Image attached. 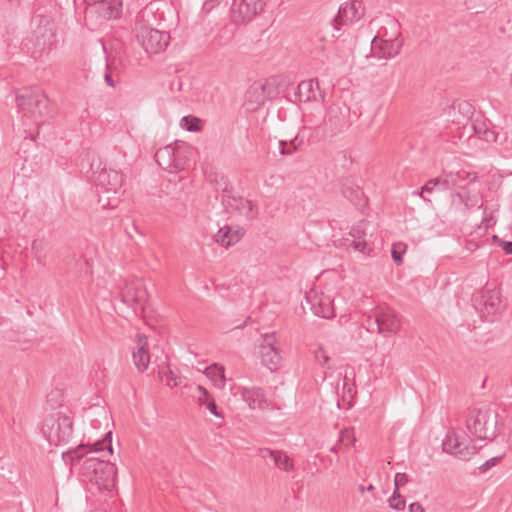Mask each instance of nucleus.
<instances>
[{"instance_id": "nucleus-1", "label": "nucleus", "mask_w": 512, "mask_h": 512, "mask_svg": "<svg viewBox=\"0 0 512 512\" xmlns=\"http://www.w3.org/2000/svg\"><path fill=\"white\" fill-rule=\"evenodd\" d=\"M109 439L104 438L89 445L91 453L101 452L102 457H89L84 460L81 474L100 490H111L115 486L117 468L114 463L104 459L113 452L111 444V432L107 433Z\"/></svg>"}, {"instance_id": "nucleus-2", "label": "nucleus", "mask_w": 512, "mask_h": 512, "mask_svg": "<svg viewBox=\"0 0 512 512\" xmlns=\"http://www.w3.org/2000/svg\"><path fill=\"white\" fill-rule=\"evenodd\" d=\"M47 97L38 87L26 88L16 95L18 113L29 123L39 124L47 111Z\"/></svg>"}, {"instance_id": "nucleus-3", "label": "nucleus", "mask_w": 512, "mask_h": 512, "mask_svg": "<svg viewBox=\"0 0 512 512\" xmlns=\"http://www.w3.org/2000/svg\"><path fill=\"white\" fill-rule=\"evenodd\" d=\"M41 432L52 445L67 444L73 437L72 418L60 411L50 413L43 420Z\"/></svg>"}, {"instance_id": "nucleus-4", "label": "nucleus", "mask_w": 512, "mask_h": 512, "mask_svg": "<svg viewBox=\"0 0 512 512\" xmlns=\"http://www.w3.org/2000/svg\"><path fill=\"white\" fill-rule=\"evenodd\" d=\"M368 332H377L384 336L396 334L400 330L401 320L395 310L388 306H377L363 321Z\"/></svg>"}, {"instance_id": "nucleus-5", "label": "nucleus", "mask_w": 512, "mask_h": 512, "mask_svg": "<svg viewBox=\"0 0 512 512\" xmlns=\"http://www.w3.org/2000/svg\"><path fill=\"white\" fill-rule=\"evenodd\" d=\"M497 417L492 409H474L469 413L466 427L478 439H491L496 435Z\"/></svg>"}, {"instance_id": "nucleus-6", "label": "nucleus", "mask_w": 512, "mask_h": 512, "mask_svg": "<svg viewBox=\"0 0 512 512\" xmlns=\"http://www.w3.org/2000/svg\"><path fill=\"white\" fill-rule=\"evenodd\" d=\"M157 164L171 173L185 169L188 161L187 147L184 144H170L156 151L154 155Z\"/></svg>"}, {"instance_id": "nucleus-7", "label": "nucleus", "mask_w": 512, "mask_h": 512, "mask_svg": "<svg viewBox=\"0 0 512 512\" xmlns=\"http://www.w3.org/2000/svg\"><path fill=\"white\" fill-rule=\"evenodd\" d=\"M120 298L125 305L138 313L139 310H143L148 299V293L144 283L135 279L125 283L124 287L121 288Z\"/></svg>"}, {"instance_id": "nucleus-8", "label": "nucleus", "mask_w": 512, "mask_h": 512, "mask_svg": "<svg viewBox=\"0 0 512 512\" xmlns=\"http://www.w3.org/2000/svg\"><path fill=\"white\" fill-rule=\"evenodd\" d=\"M264 0H240L234 1L231 7V20L236 25H244L251 22L256 15L263 11Z\"/></svg>"}, {"instance_id": "nucleus-9", "label": "nucleus", "mask_w": 512, "mask_h": 512, "mask_svg": "<svg viewBox=\"0 0 512 512\" xmlns=\"http://www.w3.org/2000/svg\"><path fill=\"white\" fill-rule=\"evenodd\" d=\"M259 353L262 364L269 370L275 371L279 368L282 356L277 347L275 333H267L262 336V341L259 345Z\"/></svg>"}, {"instance_id": "nucleus-10", "label": "nucleus", "mask_w": 512, "mask_h": 512, "mask_svg": "<svg viewBox=\"0 0 512 512\" xmlns=\"http://www.w3.org/2000/svg\"><path fill=\"white\" fill-rule=\"evenodd\" d=\"M475 307L482 317L495 315L504 308L501 292L497 288L485 289L475 298Z\"/></svg>"}, {"instance_id": "nucleus-11", "label": "nucleus", "mask_w": 512, "mask_h": 512, "mask_svg": "<svg viewBox=\"0 0 512 512\" xmlns=\"http://www.w3.org/2000/svg\"><path fill=\"white\" fill-rule=\"evenodd\" d=\"M364 11L362 0L347 1L340 6L332 24L336 30H339L340 26L360 20L364 16Z\"/></svg>"}, {"instance_id": "nucleus-12", "label": "nucleus", "mask_w": 512, "mask_h": 512, "mask_svg": "<svg viewBox=\"0 0 512 512\" xmlns=\"http://www.w3.org/2000/svg\"><path fill=\"white\" fill-rule=\"evenodd\" d=\"M122 10V0H92L86 7L85 17L98 15L103 20L116 19Z\"/></svg>"}, {"instance_id": "nucleus-13", "label": "nucleus", "mask_w": 512, "mask_h": 512, "mask_svg": "<svg viewBox=\"0 0 512 512\" xmlns=\"http://www.w3.org/2000/svg\"><path fill=\"white\" fill-rule=\"evenodd\" d=\"M476 180V174L468 171L460 170L455 173L445 174L443 178L430 179L423 186V192H431L430 185L441 186L443 189H452L454 187L464 189L461 184L463 181L473 182Z\"/></svg>"}, {"instance_id": "nucleus-14", "label": "nucleus", "mask_w": 512, "mask_h": 512, "mask_svg": "<svg viewBox=\"0 0 512 512\" xmlns=\"http://www.w3.org/2000/svg\"><path fill=\"white\" fill-rule=\"evenodd\" d=\"M443 451L454 455L461 460H467L476 453L475 446H469L467 439L460 437L455 432H448L442 442Z\"/></svg>"}, {"instance_id": "nucleus-15", "label": "nucleus", "mask_w": 512, "mask_h": 512, "mask_svg": "<svg viewBox=\"0 0 512 512\" xmlns=\"http://www.w3.org/2000/svg\"><path fill=\"white\" fill-rule=\"evenodd\" d=\"M140 37L143 48L151 54L164 51L170 41L169 33L152 28L142 29Z\"/></svg>"}, {"instance_id": "nucleus-16", "label": "nucleus", "mask_w": 512, "mask_h": 512, "mask_svg": "<svg viewBox=\"0 0 512 512\" xmlns=\"http://www.w3.org/2000/svg\"><path fill=\"white\" fill-rule=\"evenodd\" d=\"M402 46L403 41L398 37L384 40L375 36L371 43V52L378 59H392L400 53Z\"/></svg>"}, {"instance_id": "nucleus-17", "label": "nucleus", "mask_w": 512, "mask_h": 512, "mask_svg": "<svg viewBox=\"0 0 512 512\" xmlns=\"http://www.w3.org/2000/svg\"><path fill=\"white\" fill-rule=\"evenodd\" d=\"M306 303L310 306L312 313L318 317L330 318L334 316V308L329 296L318 293L314 290L306 295Z\"/></svg>"}, {"instance_id": "nucleus-18", "label": "nucleus", "mask_w": 512, "mask_h": 512, "mask_svg": "<svg viewBox=\"0 0 512 512\" xmlns=\"http://www.w3.org/2000/svg\"><path fill=\"white\" fill-rule=\"evenodd\" d=\"M96 189L103 192H119L123 184V175L120 171L103 168L95 178Z\"/></svg>"}, {"instance_id": "nucleus-19", "label": "nucleus", "mask_w": 512, "mask_h": 512, "mask_svg": "<svg viewBox=\"0 0 512 512\" xmlns=\"http://www.w3.org/2000/svg\"><path fill=\"white\" fill-rule=\"evenodd\" d=\"M224 202L228 209L238 212L247 220H253L258 215L257 206L241 196H229Z\"/></svg>"}, {"instance_id": "nucleus-20", "label": "nucleus", "mask_w": 512, "mask_h": 512, "mask_svg": "<svg viewBox=\"0 0 512 512\" xmlns=\"http://www.w3.org/2000/svg\"><path fill=\"white\" fill-rule=\"evenodd\" d=\"M238 393H240L243 401L248 404L250 409H264L269 405L263 389L259 387H239L234 394Z\"/></svg>"}, {"instance_id": "nucleus-21", "label": "nucleus", "mask_w": 512, "mask_h": 512, "mask_svg": "<svg viewBox=\"0 0 512 512\" xmlns=\"http://www.w3.org/2000/svg\"><path fill=\"white\" fill-rule=\"evenodd\" d=\"M259 455L264 459H271L274 465L283 471L290 472L294 469V461L286 452L282 450H272L270 448H260Z\"/></svg>"}, {"instance_id": "nucleus-22", "label": "nucleus", "mask_w": 512, "mask_h": 512, "mask_svg": "<svg viewBox=\"0 0 512 512\" xmlns=\"http://www.w3.org/2000/svg\"><path fill=\"white\" fill-rule=\"evenodd\" d=\"M133 361L138 371L143 372L150 363V354L148 350L147 337L144 334H138L136 346L133 351Z\"/></svg>"}, {"instance_id": "nucleus-23", "label": "nucleus", "mask_w": 512, "mask_h": 512, "mask_svg": "<svg viewBox=\"0 0 512 512\" xmlns=\"http://www.w3.org/2000/svg\"><path fill=\"white\" fill-rule=\"evenodd\" d=\"M244 233L245 231L242 228L234 229L231 226L225 225L213 235V240L222 247L228 248L238 243L244 236Z\"/></svg>"}, {"instance_id": "nucleus-24", "label": "nucleus", "mask_w": 512, "mask_h": 512, "mask_svg": "<svg viewBox=\"0 0 512 512\" xmlns=\"http://www.w3.org/2000/svg\"><path fill=\"white\" fill-rule=\"evenodd\" d=\"M318 82L313 79L298 84L296 97L300 102H309L316 99Z\"/></svg>"}, {"instance_id": "nucleus-25", "label": "nucleus", "mask_w": 512, "mask_h": 512, "mask_svg": "<svg viewBox=\"0 0 512 512\" xmlns=\"http://www.w3.org/2000/svg\"><path fill=\"white\" fill-rule=\"evenodd\" d=\"M452 204L456 207L464 205L466 210L482 207V204H479L477 195H470L465 189L452 194Z\"/></svg>"}, {"instance_id": "nucleus-26", "label": "nucleus", "mask_w": 512, "mask_h": 512, "mask_svg": "<svg viewBox=\"0 0 512 512\" xmlns=\"http://www.w3.org/2000/svg\"><path fill=\"white\" fill-rule=\"evenodd\" d=\"M48 243L44 238L35 239L32 242L31 250L34 259L39 265L45 266L46 265V250H47Z\"/></svg>"}, {"instance_id": "nucleus-27", "label": "nucleus", "mask_w": 512, "mask_h": 512, "mask_svg": "<svg viewBox=\"0 0 512 512\" xmlns=\"http://www.w3.org/2000/svg\"><path fill=\"white\" fill-rule=\"evenodd\" d=\"M98 194V203L101 206L102 209H114L118 206L120 199H119V192L113 191L111 194H108V192H103V190L97 189Z\"/></svg>"}, {"instance_id": "nucleus-28", "label": "nucleus", "mask_w": 512, "mask_h": 512, "mask_svg": "<svg viewBox=\"0 0 512 512\" xmlns=\"http://www.w3.org/2000/svg\"><path fill=\"white\" fill-rule=\"evenodd\" d=\"M224 368L217 364H213L206 368L205 374L211 378L214 385L218 388H223L225 385Z\"/></svg>"}, {"instance_id": "nucleus-29", "label": "nucleus", "mask_w": 512, "mask_h": 512, "mask_svg": "<svg viewBox=\"0 0 512 512\" xmlns=\"http://www.w3.org/2000/svg\"><path fill=\"white\" fill-rule=\"evenodd\" d=\"M185 390H189V391L194 390V392L192 393V396L197 398V402L199 403V405L205 406L206 403L209 402L210 399L212 398L211 395L209 394V392L207 391V389L201 385H197V386L193 387L192 385L185 384L182 387V394L185 393Z\"/></svg>"}, {"instance_id": "nucleus-30", "label": "nucleus", "mask_w": 512, "mask_h": 512, "mask_svg": "<svg viewBox=\"0 0 512 512\" xmlns=\"http://www.w3.org/2000/svg\"><path fill=\"white\" fill-rule=\"evenodd\" d=\"M159 377L170 388L181 386L182 378L174 374L168 367H163L159 370Z\"/></svg>"}, {"instance_id": "nucleus-31", "label": "nucleus", "mask_w": 512, "mask_h": 512, "mask_svg": "<svg viewBox=\"0 0 512 512\" xmlns=\"http://www.w3.org/2000/svg\"><path fill=\"white\" fill-rule=\"evenodd\" d=\"M301 143H302V141L299 140L298 137H295L291 141L280 140L279 141V151H280V154L283 155V156H290V155H292L297 150V147Z\"/></svg>"}, {"instance_id": "nucleus-32", "label": "nucleus", "mask_w": 512, "mask_h": 512, "mask_svg": "<svg viewBox=\"0 0 512 512\" xmlns=\"http://www.w3.org/2000/svg\"><path fill=\"white\" fill-rule=\"evenodd\" d=\"M343 115L342 107L338 104L329 106L326 114V121L332 125H339L341 123V116Z\"/></svg>"}, {"instance_id": "nucleus-33", "label": "nucleus", "mask_w": 512, "mask_h": 512, "mask_svg": "<svg viewBox=\"0 0 512 512\" xmlns=\"http://www.w3.org/2000/svg\"><path fill=\"white\" fill-rule=\"evenodd\" d=\"M252 97L255 98V104L261 105L265 101V87L263 85H253L247 91V98L251 101Z\"/></svg>"}, {"instance_id": "nucleus-34", "label": "nucleus", "mask_w": 512, "mask_h": 512, "mask_svg": "<svg viewBox=\"0 0 512 512\" xmlns=\"http://www.w3.org/2000/svg\"><path fill=\"white\" fill-rule=\"evenodd\" d=\"M181 126L190 132H198L201 130V120L195 116H184L181 119Z\"/></svg>"}, {"instance_id": "nucleus-35", "label": "nucleus", "mask_w": 512, "mask_h": 512, "mask_svg": "<svg viewBox=\"0 0 512 512\" xmlns=\"http://www.w3.org/2000/svg\"><path fill=\"white\" fill-rule=\"evenodd\" d=\"M407 251V245L403 242H397L392 245L391 256L393 261L397 265H401L403 263V254Z\"/></svg>"}, {"instance_id": "nucleus-36", "label": "nucleus", "mask_w": 512, "mask_h": 512, "mask_svg": "<svg viewBox=\"0 0 512 512\" xmlns=\"http://www.w3.org/2000/svg\"><path fill=\"white\" fill-rule=\"evenodd\" d=\"M390 508L402 511L405 508L406 501L405 499L399 494L398 491H394L392 496L388 500Z\"/></svg>"}, {"instance_id": "nucleus-37", "label": "nucleus", "mask_w": 512, "mask_h": 512, "mask_svg": "<svg viewBox=\"0 0 512 512\" xmlns=\"http://www.w3.org/2000/svg\"><path fill=\"white\" fill-rule=\"evenodd\" d=\"M352 246L354 247L355 250H357L363 254H366V255H369L371 252V248L369 247L366 237L360 238V239L359 238L353 239Z\"/></svg>"}, {"instance_id": "nucleus-38", "label": "nucleus", "mask_w": 512, "mask_h": 512, "mask_svg": "<svg viewBox=\"0 0 512 512\" xmlns=\"http://www.w3.org/2000/svg\"><path fill=\"white\" fill-rule=\"evenodd\" d=\"M339 442L349 447L355 442L353 431L350 429H344L340 432Z\"/></svg>"}, {"instance_id": "nucleus-39", "label": "nucleus", "mask_w": 512, "mask_h": 512, "mask_svg": "<svg viewBox=\"0 0 512 512\" xmlns=\"http://www.w3.org/2000/svg\"><path fill=\"white\" fill-rule=\"evenodd\" d=\"M315 359L321 366H325L329 361V355L322 347H319L315 351Z\"/></svg>"}, {"instance_id": "nucleus-40", "label": "nucleus", "mask_w": 512, "mask_h": 512, "mask_svg": "<svg viewBox=\"0 0 512 512\" xmlns=\"http://www.w3.org/2000/svg\"><path fill=\"white\" fill-rule=\"evenodd\" d=\"M408 482V475L406 473H397L394 479L395 489L394 491H398L400 487L406 485Z\"/></svg>"}, {"instance_id": "nucleus-41", "label": "nucleus", "mask_w": 512, "mask_h": 512, "mask_svg": "<svg viewBox=\"0 0 512 512\" xmlns=\"http://www.w3.org/2000/svg\"><path fill=\"white\" fill-rule=\"evenodd\" d=\"M472 129L474 130L475 134L481 138L483 135V130H487L488 126L485 124V122L482 121H474L472 124Z\"/></svg>"}, {"instance_id": "nucleus-42", "label": "nucleus", "mask_w": 512, "mask_h": 512, "mask_svg": "<svg viewBox=\"0 0 512 512\" xmlns=\"http://www.w3.org/2000/svg\"><path fill=\"white\" fill-rule=\"evenodd\" d=\"M205 406L215 417L223 418V414L218 410V406L213 398Z\"/></svg>"}, {"instance_id": "nucleus-43", "label": "nucleus", "mask_w": 512, "mask_h": 512, "mask_svg": "<svg viewBox=\"0 0 512 512\" xmlns=\"http://www.w3.org/2000/svg\"><path fill=\"white\" fill-rule=\"evenodd\" d=\"M480 139H483L486 142H496L497 135L493 130L487 128V130H483V135Z\"/></svg>"}, {"instance_id": "nucleus-44", "label": "nucleus", "mask_w": 512, "mask_h": 512, "mask_svg": "<svg viewBox=\"0 0 512 512\" xmlns=\"http://www.w3.org/2000/svg\"><path fill=\"white\" fill-rule=\"evenodd\" d=\"M350 235L353 237V239L366 237V233L360 225L354 226L351 229Z\"/></svg>"}, {"instance_id": "nucleus-45", "label": "nucleus", "mask_w": 512, "mask_h": 512, "mask_svg": "<svg viewBox=\"0 0 512 512\" xmlns=\"http://www.w3.org/2000/svg\"><path fill=\"white\" fill-rule=\"evenodd\" d=\"M409 512H425V510L419 502H414L409 505Z\"/></svg>"}, {"instance_id": "nucleus-46", "label": "nucleus", "mask_w": 512, "mask_h": 512, "mask_svg": "<svg viewBox=\"0 0 512 512\" xmlns=\"http://www.w3.org/2000/svg\"><path fill=\"white\" fill-rule=\"evenodd\" d=\"M86 448V445H80L77 449L73 451V459H81L83 457V450Z\"/></svg>"}, {"instance_id": "nucleus-47", "label": "nucleus", "mask_w": 512, "mask_h": 512, "mask_svg": "<svg viewBox=\"0 0 512 512\" xmlns=\"http://www.w3.org/2000/svg\"><path fill=\"white\" fill-rule=\"evenodd\" d=\"M499 459H500V458L494 457V458H492V459H490V460H487V461H486V462L481 466V469H482L483 471L488 470V469H489V468H491V467L495 464V462H496L497 460H499Z\"/></svg>"}, {"instance_id": "nucleus-48", "label": "nucleus", "mask_w": 512, "mask_h": 512, "mask_svg": "<svg viewBox=\"0 0 512 512\" xmlns=\"http://www.w3.org/2000/svg\"><path fill=\"white\" fill-rule=\"evenodd\" d=\"M458 109L468 114L471 113L472 107L470 104L464 102L458 104Z\"/></svg>"}, {"instance_id": "nucleus-49", "label": "nucleus", "mask_w": 512, "mask_h": 512, "mask_svg": "<svg viewBox=\"0 0 512 512\" xmlns=\"http://www.w3.org/2000/svg\"><path fill=\"white\" fill-rule=\"evenodd\" d=\"M104 78H105V82L108 86L115 87V81L113 80L111 72H106Z\"/></svg>"}, {"instance_id": "nucleus-50", "label": "nucleus", "mask_w": 512, "mask_h": 512, "mask_svg": "<svg viewBox=\"0 0 512 512\" xmlns=\"http://www.w3.org/2000/svg\"><path fill=\"white\" fill-rule=\"evenodd\" d=\"M430 188H431V193L433 192V190H434L435 188H436V189H438V190H440V191H445V190H446V189H443L441 186H436V185H433V184H431V185H430ZM424 193H425V192H423V189H422V190H421V192H420V195L423 197V199H424V200H426V201H430L429 199H427V198H425V197H424V195H423ZM428 193L430 194V192H428Z\"/></svg>"}, {"instance_id": "nucleus-51", "label": "nucleus", "mask_w": 512, "mask_h": 512, "mask_svg": "<svg viewBox=\"0 0 512 512\" xmlns=\"http://www.w3.org/2000/svg\"><path fill=\"white\" fill-rule=\"evenodd\" d=\"M502 247L507 254H512V242H510V241L503 242Z\"/></svg>"}, {"instance_id": "nucleus-52", "label": "nucleus", "mask_w": 512, "mask_h": 512, "mask_svg": "<svg viewBox=\"0 0 512 512\" xmlns=\"http://www.w3.org/2000/svg\"><path fill=\"white\" fill-rule=\"evenodd\" d=\"M40 24H43V25H44V27H47V26H50V25H51L50 20H49L48 18H44V17H42V18L40 19Z\"/></svg>"}, {"instance_id": "nucleus-53", "label": "nucleus", "mask_w": 512, "mask_h": 512, "mask_svg": "<svg viewBox=\"0 0 512 512\" xmlns=\"http://www.w3.org/2000/svg\"><path fill=\"white\" fill-rule=\"evenodd\" d=\"M133 230L137 233H140L139 230H138V227L135 223H133Z\"/></svg>"}, {"instance_id": "nucleus-54", "label": "nucleus", "mask_w": 512, "mask_h": 512, "mask_svg": "<svg viewBox=\"0 0 512 512\" xmlns=\"http://www.w3.org/2000/svg\"><path fill=\"white\" fill-rule=\"evenodd\" d=\"M218 0H208L205 4L207 5L208 3H212V6H214V3L217 2Z\"/></svg>"}, {"instance_id": "nucleus-55", "label": "nucleus", "mask_w": 512, "mask_h": 512, "mask_svg": "<svg viewBox=\"0 0 512 512\" xmlns=\"http://www.w3.org/2000/svg\"><path fill=\"white\" fill-rule=\"evenodd\" d=\"M331 452H337V449H336V447H335V446H333V447L331 448Z\"/></svg>"}, {"instance_id": "nucleus-56", "label": "nucleus", "mask_w": 512, "mask_h": 512, "mask_svg": "<svg viewBox=\"0 0 512 512\" xmlns=\"http://www.w3.org/2000/svg\"><path fill=\"white\" fill-rule=\"evenodd\" d=\"M361 192L359 190L356 191V197H358V195L360 194Z\"/></svg>"}]
</instances>
